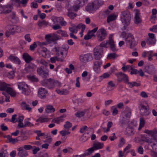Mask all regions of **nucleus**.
<instances>
[{"label": "nucleus", "mask_w": 157, "mask_h": 157, "mask_svg": "<svg viewBox=\"0 0 157 157\" xmlns=\"http://www.w3.org/2000/svg\"><path fill=\"white\" fill-rule=\"evenodd\" d=\"M41 84L42 86L52 89L56 86L60 87L61 86L59 82L51 78L44 79L41 81Z\"/></svg>", "instance_id": "nucleus-1"}, {"label": "nucleus", "mask_w": 157, "mask_h": 157, "mask_svg": "<svg viewBox=\"0 0 157 157\" xmlns=\"http://www.w3.org/2000/svg\"><path fill=\"white\" fill-rule=\"evenodd\" d=\"M131 19V15L129 11H124L122 12L121 20L122 23L124 25V28L129 25Z\"/></svg>", "instance_id": "nucleus-2"}, {"label": "nucleus", "mask_w": 157, "mask_h": 157, "mask_svg": "<svg viewBox=\"0 0 157 157\" xmlns=\"http://www.w3.org/2000/svg\"><path fill=\"white\" fill-rule=\"evenodd\" d=\"M124 40L126 44L129 45L131 49L134 48V47L137 44V42L135 40L134 36L131 33H128L127 34Z\"/></svg>", "instance_id": "nucleus-3"}, {"label": "nucleus", "mask_w": 157, "mask_h": 157, "mask_svg": "<svg viewBox=\"0 0 157 157\" xmlns=\"http://www.w3.org/2000/svg\"><path fill=\"white\" fill-rule=\"evenodd\" d=\"M8 85L4 82L0 83V90H6V93L10 94L11 96L14 97L16 95V91L12 88L8 87Z\"/></svg>", "instance_id": "nucleus-4"}, {"label": "nucleus", "mask_w": 157, "mask_h": 157, "mask_svg": "<svg viewBox=\"0 0 157 157\" xmlns=\"http://www.w3.org/2000/svg\"><path fill=\"white\" fill-rule=\"evenodd\" d=\"M139 109L140 113L142 116H147L149 115L150 108L146 102L141 103L139 105Z\"/></svg>", "instance_id": "nucleus-5"}, {"label": "nucleus", "mask_w": 157, "mask_h": 157, "mask_svg": "<svg viewBox=\"0 0 157 157\" xmlns=\"http://www.w3.org/2000/svg\"><path fill=\"white\" fill-rule=\"evenodd\" d=\"M17 86L18 89L22 90V93L25 95H28L30 93V90L28 87V86L24 82H18L17 83Z\"/></svg>", "instance_id": "nucleus-6"}, {"label": "nucleus", "mask_w": 157, "mask_h": 157, "mask_svg": "<svg viewBox=\"0 0 157 157\" xmlns=\"http://www.w3.org/2000/svg\"><path fill=\"white\" fill-rule=\"evenodd\" d=\"M69 48V46L67 44L64 45L61 47H59L58 46H55L53 48L54 51L56 52V55L57 56H59V53L63 56V52L64 51H67Z\"/></svg>", "instance_id": "nucleus-7"}, {"label": "nucleus", "mask_w": 157, "mask_h": 157, "mask_svg": "<svg viewBox=\"0 0 157 157\" xmlns=\"http://www.w3.org/2000/svg\"><path fill=\"white\" fill-rule=\"evenodd\" d=\"M37 72L39 75L44 78H47L49 75L48 70L43 66L38 67L37 69Z\"/></svg>", "instance_id": "nucleus-8"}, {"label": "nucleus", "mask_w": 157, "mask_h": 157, "mask_svg": "<svg viewBox=\"0 0 157 157\" xmlns=\"http://www.w3.org/2000/svg\"><path fill=\"white\" fill-rule=\"evenodd\" d=\"M103 50L100 47H96L94 49V59L97 60H100L102 57Z\"/></svg>", "instance_id": "nucleus-9"}, {"label": "nucleus", "mask_w": 157, "mask_h": 157, "mask_svg": "<svg viewBox=\"0 0 157 157\" xmlns=\"http://www.w3.org/2000/svg\"><path fill=\"white\" fill-rule=\"evenodd\" d=\"M97 35L98 40L102 41L107 36L106 31L103 28L100 29L97 32Z\"/></svg>", "instance_id": "nucleus-10"}, {"label": "nucleus", "mask_w": 157, "mask_h": 157, "mask_svg": "<svg viewBox=\"0 0 157 157\" xmlns=\"http://www.w3.org/2000/svg\"><path fill=\"white\" fill-rule=\"evenodd\" d=\"M144 70L145 72L149 74H152L156 71L155 67L153 64L145 66Z\"/></svg>", "instance_id": "nucleus-11"}, {"label": "nucleus", "mask_w": 157, "mask_h": 157, "mask_svg": "<svg viewBox=\"0 0 157 157\" xmlns=\"http://www.w3.org/2000/svg\"><path fill=\"white\" fill-rule=\"evenodd\" d=\"M21 29V27L15 25H11L9 26V31L12 35H13L16 32H20Z\"/></svg>", "instance_id": "nucleus-12"}, {"label": "nucleus", "mask_w": 157, "mask_h": 157, "mask_svg": "<svg viewBox=\"0 0 157 157\" xmlns=\"http://www.w3.org/2000/svg\"><path fill=\"white\" fill-rule=\"evenodd\" d=\"M117 81L119 82L123 81L126 84L129 81L128 78L126 74L120 72L117 75Z\"/></svg>", "instance_id": "nucleus-13"}, {"label": "nucleus", "mask_w": 157, "mask_h": 157, "mask_svg": "<svg viewBox=\"0 0 157 157\" xmlns=\"http://www.w3.org/2000/svg\"><path fill=\"white\" fill-rule=\"evenodd\" d=\"M48 95V91L44 88H40L38 91V96L41 99H44Z\"/></svg>", "instance_id": "nucleus-14"}, {"label": "nucleus", "mask_w": 157, "mask_h": 157, "mask_svg": "<svg viewBox=\"0 0 157 157\" xmlns=\"http://www.w3.org/2000/svg\"><path fill=\"white\" fill-rule=\"evenodd\" d=\"M132 125V123H130L126 129V134L128 136H132L135 134V129Z\"/></svg>", "instance_id": "nucleus-15"}, {"label": "nucleus", "mask_w": 157, "mask_h": 157, "mask_svg": "<svg viewBox=\"0 0 157 157\" xmlns=\"http://www.w3.org/2000/svg\"><path fill=\"white\" fill-rule=\"evenodd\" d=\"M93 59V56L90 54H86L80 56V61L84 63L91 61Z\"/></svg>", "instance_id": "nucleus-16"}, {"label": "nucleus", "mask_w": 157, "mask_h": 157, "mask_svg": "<svg viewBox=\"0 0 157 157\" xmlns=\"http://www.w3.org/2000/svg\"><path fill=\"white\" fill-rule=\"evenodd\" d=\"M104 146V144L101 143L99 142H96L94 143L93 144V147H91L88 149H90L92 150L91 154L93 153L95 150L100 149H102Z\"/></svg>", "instance_id": "nucleus-17"}, {"label": "nucleus", "mask_w": 157, "mask_h": 157, "mask_svg": "<svg viewBox=\"0 0 157 157\" xmlns=\"http://www.w3.org/2000/svg\"><path fill=\"white\" fill-rule=\"evenodd\" d=\"M107 42H108V44L110 45V48L113 51L115 52L117 51L115 47V45L114 44V41L113 39V36L112 35H109V40Z\"/></svg>", "instance_id": "nucleus-18"}, {"label": "nucleus", "mask_w": 157, "mask_h": 157, "mask_svg": "<svg viewBox=\"0 0 157 157\" xmlns=\"http://www.w3.org/2000/svg\"><path fill=\"white\" fill-rule=\"evenodd\" d=\"M107 42H108V44L110 45V48L113 51L115 52L117 51L115 47V45L114 44V41L113 39V36L112 35H109V40Z\"/></svg>", "instance_id": "nucleus-19"}, {"label": "nucleus", "mask_w": 157, "mask_h": 157, "mask_svg": "<svg viewBox=\"0 0 157 157\" xmlns=\"http://www.w3.org/2000/svg\"><path fill=\"white\" fill-rule=\"evenodd\" d=\"M98 29V27H97L92 30L88 31L87 34L85 36L84 39L85 40H87L91 39L92 36H94V33L97 32Z\"/></svg>", "instance_id": "nucleus-20"}, {"label": "nucleus", "mask_w": 157, "mask_h": 157, "mask_svg": "<svg viewBox=\"0 0 157 157\" xmlns=\"http://www.w3.org/2000/svg\"><path fill=\"white\" fill-rule=\"evenodd\" d=\"M17 151H18L17 154L20 157H25L27 156L28 154L27 152L25 150L23 147H21L17 149Z\"/></svg>", "instance_id": "nucleus-21"}, {"label": "nucleus", "mask_w": 157, "mask_h": 157, "mask_svg": "<svg viewBox=\"0 0 157 157\" xmlns=\"http://www.w3.org/2000/svg\"><path fill=\"white\" fill-rule=\"evenodd\" d=\"M2 9L1 10L2 13H8L11 12L13 9L12 6L11 5H9L3 6H1Z\"/></svg>", "instance_id": "nucleus-22"}, {"label": "nucleus", "mask_w": 157, "mask_h": 157, "mask_svg": "<svg viewBox=\"0 0 157 157\" xmlns=\"http://www.w3.org/2000/svg\"><path fill=\"white\" fill-rule=\"evenodd\" d=\"M102 64L101 62L95 61L94 63L93 68L94 71L97 73H99L100 71V65Z\"/></svg>", "instance_id": "nucleus-23"}, {"label": "nucleus", "mask_w": 157, "mask_h": 157, "mask_svg": "<svg viewBox=\"0 0 157 157\" xmlns=\"http://www.w3.org/2000/svg\"><path fill=\"white\" fill-rule=\"evenodd\" d=\"M22 57L27 63H29L33 60V59L27 53H24L22 55Z\"/></svg>", "instance_id": "nucleus-24"}, {"label": "nucleus", "mask_w": 157, "mask_h": 157, "mask_svg": "<svg viewBox=\"0 0 157 157\" xmlns=\"http://www.w3.org/2000/svg\"><path fill=\"white\" fill-rule=\"evenodd\" d=\"M95 9H97L94 4L93 2L89 3L86 7V10L90 12Z\"/></svg>", "instance_id": "nucleus-25"}, {"label": "nucleus", "mask_w": 157, "mask_h": 157, "mask_svg": "<svg viewBox=\"0 0 157 157\" xmlns=\"http://www.w3.org/2000/svg\"><path fill=\"white\" fill-rule=\"evenodd\" d=\"M8 59L11 61L17 64H19L21 63V61L19 58L12 55H10Z\"/></svg>", "instance_id": "nucleus-26"}, {"label": "nucleus", "mask_w": 157, "mask_h": 157, "mask_svg": "<svg viewBox=\"0 0 157 157\" xmlns=\"http://www.w3.org/2000/svg\"><path fill=\"white\" fill-rule=\"evenodd\" d=\"M55 111V109L53 107L52 105H46V108L45 109V112L48 113H53Z\"/></svg>", "instance_id": "nucleus-27"}, {"label": "nucleus", "mask_w": 157, "mask_h": 157, "mask_svg": "<svg viewBox=\"0 0 157 157\" xmlns=\"http://www.w3.org/2000/svg\"><path fill=\"white\" fill-rule=\"evenodd\" d=\"M64 57L63 56L61 58H58L57 56L54 57H51L50 58V61L51 63H55L56 60L63 62Z\"/></svg>", "instance_id": "nucleus-28"}, {"label": "nucleus", "mask_w": 157, "mask_h": 157, "mask_svg": "<svg viewBox=\"0 0 157 157\" xmlns=\"http://www.w3.org/2000/svg\"><path fill=\"white\" fill-rule=\"evenodd\" d=\"M93 2L95 7L97 9L103 4L104 1L103 0H97L94 1Z\"/></svg>", "instance_id": "nucleus-29"}, {"label": "nucleus", "mask_w": 157, "mask_h": 157, "mask_svg": "<svg viewBox=\"0 0 157 157\" xmlns=\"http://www.w3.org/2000/svg\"><path fill=\"white\" fill-rule=\"evenodd\" d=\"M149 144H151L153 149H156L157 147V140L151 138Z\"/></svg>", "instance_id": "nucleus-30"}, {"label": "nucleus", "mask_w": 157, "mask_h": 157, "mask_svg": "<svg viewBox=\"0 0 157 157\" xmlns=\"http://www.w3.org/2000/svg\"><path fill=\"white\" fill-rule=\"evenodd\" d=\"M140 13L139 11L136 12L135 14V23L136 24H138L141 22V19L139 17Z\"/></svg>", "instance_id": "nucleus-31"}, {"label": "nucleus", "mask_w": 157, "mask_h": 157, "mask_svg": "<svg viewBox=\"0 0 157 157\" xmlns=\"http://www.w3.org/2000/svg\"><path fill=\"white\" fill-rule=\"evenodd\" d=\"M21 105L23 109H26L29 111H31V108L29 107V105H27L25 102H22Z\"/></svg>", "instance_id": "nucleus-32"}, {"label": "nucleus", "mask_w": 157, "mask_h": 157, "mask_svg": "<svg viewBox=\"0 0 157 157\" xmlns=\"http://www.w3.org/2000/svg\"><path fill=\"white\" fill-rule=\"evenodd\" d=\"M92 150L90 149H87L85 151L84 153L81 155H79V157H86L87 156H90L91 155V152Z\"/></svg>", "instance_id": "nucleus-33"}, {"label": "nucleus", "mask_w": 157, "mask_h": 157, "mask_svg": "<svg viewBox=\"0 0 157 157\" xmlns=\"http://www.w3.org/2000/svg\"><path fill=\"white\" fill-rule=\"evenodd\" d=\"M71 9H68L67 16L71 19H73L76 16L77 14L75 13L71 12Z\"/></svg>", "instance_id": "nucleus-34"}, {"label": "nucleus", "mask_w": 157, "mask_h": 157, "mask_svg": "<svg viewBox=\"0 0 157 157\" xmlns=\"http://www.w3.org/2000/svg\"><path fill=\"white\" fill-rule=\"evenodd\" d=\"M50 119L48 118L44 117H40L38 119H37L36 122H40V123L47 122L50 121Z\"/></svg>", "instance_id": "nucleus-35"}, {"label": "nucleus", "mask_w": 157, "mask_h": 157, "mask_svg": "<svg viewBox=\"0 0 157 157\" xmlns=\"http://www.w3.org/2000/svg\"><path fill=\"white\" fill-rule=\"evenodd\" d=\"M36 67V66L33 63H30L28 67L25 68V70L28 72L29 71V70H30L31 71H33L35 69Z\"/></svg>", "instance_id": "nucleus-36"}, {"label": "nucleus", "mask_w": 157, "mask_h": 157, "mask_svg": "<svg viewBox=\"0 0 157 157\" xmlns=\"http://www.w3.org/2000/svg\"><path fill=\"white\" fill-rule=\"evenodd\" d=\"M37 25L38 26L41 28L42 27H44L47 26L48 25V22L45 20H43L42 21L38 22Z\"/></svg>", "instance_id": "nucleus-37"}, {"label": "nucleus", "mask_w": 157, "mask_h": 157, "mask_svg": "<svg viewBox=\"0 0 157 157\" xmlns=\"http://www.w3.org/2000/svg\"><path fill=\"white\" fill-rule=\"evenodd\" d=\"M117 18L116 16L114 14H111L108 16L107 17V22L109 23L111 21L115 20Z\"/></svg>", "instance_id": "nucleus-38"}, {"label": "nucleus", "mask_w": 157, "mask_h": 157, "mask_svg": "<svg viewBox=\"0 0 157 157\" xmlns=\"http://www.w3.org/2000/svg\"><path fill=\"white\" fill-rule=\"evenodd\" d=\"M127 84L129 87L132 88L134 86H140V84L138 83L135 82H129V81L126 83Z\"/></svg>", "instance_id": "nucleus-39"}, {"label": "nucleus", "mask_w": 157, "mask_h": 157, "mask_svg": "<svg viewBox=\"0 0 157 157\" xmlns=\"http://www.w3.org/2000/svg\"><path fill=\"white\" fill-rule=\"evenodd\" d=\"M82 7L80 5H78L77 4L76 2L75 4L72 6L70 9L71 10H73L75 11H77L78 9Z\"/></svg>", "instance_id": "nucleus-40"}, {"label": "nucleus", "mask_w": 157, "mask_h": 157, "mask_svg": "<svg viewBox=\"0 0 157 157\" xmlns=\"http://www.w3.org/2000/svg\"><path fill=\"white\" fill-rule=\"evenodd\" d=\"M66 117V115H63L62 116L56 117V120H55L56 123L57 124H59L60 122H63L64 121V118Z\"/></svg>", "instance_id": "nucleus-41"}, {"label": "nucleus", "mask_w": 157, "mask_h": 157, "mask_svg": "<svg viewBox=\"0 0 157 157\" xmlns=\"http://www.w3.org/2000/svg\"><path fill=\"white\" fill-rule=\"evenodd\" d=\"M28 78L33 82H37L38 81V79L35 75H27V76Z\"/></svg>", "instance_id": "nucleus-42"}, {"label": "nucleus", "mask_w": 157, "mask_h": 157, "mask_svg": "<svg viewBox=\"0 0 157 157\" xmlns=\"http://www.w3.org/2000/svg\"><path fill=\"white\" fill-rule=\"evenodd\" d=\"M76 29H77V31L78 30L81 29V31H84L86 28V26L82 24H79L77 26L76 25Z\"/></svg>", "instance_id": "nucleus-43"}, {"label": "nucleus", "mask_w": 157, "mask_h": 157, "mask_svg": "<svg viewBox=\"0 0 157 157\" xmlns=\"http://www.w3.org/2000/svg\"><path fill=\"white\" fill-rule=\"evenodd\" d=\"M146 42L147 44L151 45H154L155 44L156 42V39L147 38Z\"/></svg>", "instance_id": "nucleus-44"}, {"label": "nucleus", "mask_w": 157, "mask_h": 157, "mask_svg": "<svg viewBox=\"0 0 157 157\" xmlns=\"http://www.w3.org/2000/svg\"><path fill=\"white\" fill-rule=\"evenodd\" d=\"M85 101V100L82 98H77L73 101L74 103H76L78 105L83 103Z\"/></svg>", "instance_id": "nucleus-45"}, {"label": "nucleus", "mask_w": 157, "mask_h": 157, "mask_svg": "<svg viewBox=\"0 0 157 157\" xmlns=\"http://www.w3.org/2000/svg\"><path fill=\"white\" fill-rule=\"evenodd\" d=\"M8 140L10 142L12 143V144H14L18 142V140L17 139H13L10 136L8 135L6 136Z\"/></svg>", "instance_id": "nucleus-46"}, {"label": "nucleus", "mask_w": 157, "mask_h": 157, "mask_svg": "<svg viewBox=\"0 0 157 157\" xmlns=\"http://www.w3.org/2000/svg\"><path fill=\"white\" fill-rule=\"evenodd\" d=\"M125 109L127 112V113L125 114V117L127 119H128L130 117L131 113V111L130 108L128 107H126Z\"/></svg>", "instance_id": "nucleus-47"}, {"label": "nucleus", "mask_w": 157, "mask_h": 157, "mask_svg": "<svg viewBox=\"0 0 157 157\" xmlns=\"http://www.w3.org/2000/svg\"><path fill=\"white\" fill-rule=\"evenodd\" d=\"M123 66L122 67V69L124 71H125L127 70H128V71H131V69L132 68V67L133 66L130 65H126L125 66L124 64H123Z\"/></svg>", "instance_id": "nucleus-48"}, {"label": "nucleus", "mask_w": 157, "mask_h": 157, "mask_svg": "<svg viewBox=\"0 0 157 157\" xmlns=\"http://www.w3.org/2000/svg\"><path fill=\"white\" fill-rule=\"evenodd\" d=\"M87 1L88 0H76V2L78 4L80 5V6L83 7L87 2Z\"/></svg>", "instance_id": "nucleus-49"}, {"label": "nucleus", "mask_w": 157, "mask_h": 157, "mask_svg": "<svg viewBox=\"0 0 157 157\" xmlns=\"http://www.w3.org/2000/svg\"><path fill=\"white\" fill-rule=\"evenodd\" d=\"M72 126L71 123L69 121H67L64 125V128L66 130H68Z\"/></svg>", "instance_id": "nucleus-50"}, {"label": "nucleus", "mask_w": 157, "mask_h": 157, "mask_svg": "<svg viewBox=\"0 0 157 157\" xmlns=\"http://www.w3.org/2000/svg\"><path fill=\"white\" fill-rule=\"evenodd\" d=\"M71 133L68 130H63L59 132L60 134L63 136H65L67 135H69Z\"/></svg>", "instance_id": "nucleus-51"}, {"label": "nucleus", "mask_w": 157, "mask_h": 157, "mask_svg": "<svg viewBox=\"0 0 157 157\" xmlns=\"http://www.w3.org/2000/svg\"><path fill=\"white\" fill-rule=\"evenodd\" d=\"M85 114V112L83 111H79L76 112L75 114V116L78 117H81L84 116Z\"/></svg>", "instance_id": "nucleus-52"}, {"label": "nucleus", "mask_w": 157, "mask_h": 157, "mask_svg": "<svg viewBox=\"0 0 157 157\" xmlns=\"http://www.w3.org/2000/svg\"><path fill=\"white\" fill-rule=\"evenodd\" d=\"M69 30L71 33H76L77 32V29H76V25H74L72 27H69Z\"/></svg>", "instance_id": "nucleus-53"}, {"label": "nucleus", "mask_w": 157, "mask_h": 157, "mask_svg": "<svg viewBox=\"0 0 157 157\" xmlns=\"http://www.w3.org/2000/svg\"><path fill=\"white\" fill-rule=\"evenodd\" d=\"M145 123V121L144 118L143 117L140 118V123L139 129H140L144 126Z\"/></svg>", "instance_id": "nucleus-54"}, {"label": "nucleus", "mask_w": 157, "mask_h": 157, "mask_svg": "<svg viewBox=\"0 0 157 157\" xmlns=\"http://www.w3.org/2000/svg\"><path fill=\"white\" fill-rule=\"evenodd\" d=\"M118 56L115 53H109L107 55V58L109 59H115L116 57H118Z\"/></svg>", "instance_id": "nucleus-55"}, {"label": "nucleus", "mask_w": 157, "mask_h": 157, "mask_svg": "<svg viewBox=\"0 0 157 157\" xmlns=\"http://www.w3.org/2000/svg\"><path fill=\"white\" fill-rule=\"evenodd\" d=\"M94 132V131L93 128H92L89 127L86 130L84 134H91L93 133Z\"/></svg>", "instance_id": "nucleus-56"}, {"label": "nucleus", "mask_w": 157, "mask_h": 157, "mask_svg": "<svg viewBox=\"0 0 157 157\" xmlns=\"http://www.w3.org/2000/svg\"><path fill=\"white\" fill-rule=\"evenodd\" d=\"M56 91L58 94H61L66 95L68 93L67 90L66 89H64L62 90H56Z\"/></svg>", "instance_id": "nucleus-57"}, {"label": "nucleus", "mask_w": 157, "mask_h": 157, "mask_svg": "<svg viewBox=\"0 0 157 157\" xmlns=\"http://www.w3.org/2000/svg\"><path fill=\"white\" fill-rule=\"evenodd\" d=\"M85 134H83V135L80 138L79 140L82 142H84L87 140L88 139V137L86 136H84Z\"/></svg>", "instance_id": "nucleus-58"}, {"label": "nucleus", "mask_w": 157, "mask_h": 157, "mask_svg": "<svg viewBox=\"0 0 157 157\" xmlns=\"http://www.w3.org/2000/svg\"><path fill=\"white\" fill-rule=\"evenodd\" d=\"M107 44H108V42H107V41L105 43L104 42H103L100 44L99 46H97V47H100L101 48L102 50H103V47H105V48H107Z\"/></svg>", "instance_id": "nucleus-59"}, {"label": "nucleus", "mask_w": 157, "mask_h": 157, "mask_svg": "<svg viewBox=\"0 0 157 157\" xmlns=\"http://www.w3.org/2000/svg\"><path fill=\"white\" fill-rule=\"evenodd\" d=\"M124 140L122 138L120 139V141L119 144H118V146L121 147H122L125 144Z\"/></svg>", "instance_id": "nucleus-60"}, {"label": "nucleus", "mask_w": 157, "mask_h": 157, "mask_svg": "<svg viewBox=\"0 0 157 157\" xmlns=\"http://www.w3.org/2000/svg\"><path fill=\"white\" fill-rule=\"evenodd\" d=\"M88 128L86 126H83L80 129V132L81 133H83L84 132L85 133V132Z\"/></svg>", "instance_id": "nucleus-61"}, {"label": "nucleus", "mask_w": 157, "mask_h": 157, "mask_svg": "<svg viewBox=\"0 0 157 157\" xmlns=\"http://www.w3.org/2000/svg\"><path fill=\"white\" fill-rule=\"evenodd\" d=\"M131 145L128 144L124 149V152H126V153L129 152L128 150L130 148Z\"/></svg>", "instance_id": "nucleus-62"}, {"label": "nucleus", "mask_w": 157, "mask_h": 157, "mask_svg": "<svg viewBox=\"0 0 157 157\" xmlns=\"http://www.w3.org/2000/svg\"><path fill=\"white\" fill-rule=\"evenodd\" d=\"M37 46L36 43L34 42L33 44L30 45V49L31 51H33L37 47Z\"/></svg>", "instance_id": "nucleus-63"}, {"label": "nucleus", "mask_w": 157, "mask_h": 157, "mask_svg": "<svg viewBox=\"0 0 157 157\" xmlns=\"http://www.w3.org/2000/svg\"><path fill=\"white\" fill-rule=\"evenodd\" d=\"M150 30L153 32H157V25H155L153 26L152 28H151Z\"/></svg>", "instance_id": "nucleus-64"}]
</instances>
